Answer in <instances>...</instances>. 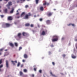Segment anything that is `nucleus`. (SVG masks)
<instances>
[{
    "instance_id": "obj_1",
    "label": "nucleus",
    "mask_w": 77,
    "mask_h": 77,
    "mask_svg": "<svg viewBox=\"0 0 77 77\" xmlns=\"http://www.w3.org/2000/svg\"><path fill=\"white\" fill-rule=\"evenodd\" d=\"M53 37L54 38L52 39V42H55L56 41H57L58 40V37H57V36H54Z\"/></svg>"
},
{
    "instance_id": "obj_2",
    "label": "nucleus",
    "mask_w": 77,
    "mask_h": 77,
    "mask_svg": "<svg viewBox=\"0 0 77 77\" xmlns=\"http://www.w3.org/2000/svg\"><path fill=\"white\" fill-rule=\"evenodd\" d=\"M6 65L7 68H9V62L8 60H6Z\"/></svg>"
},
{
    "instance_id": "obj_3",
    "label": "nucleus",
    "mask_w": 77,
    "mask_h": 77,
    "mask_svg": "<svg viewBox=\"0 0 77 77\" xmlns=\"http://www.w3.org/2000/svg\"><path fill=\"white\" fill-rule=\"evenodd\" d=\"M12 3L11 2H8V4H7L6 6H12Z\"/></svg>"
},
{
    "instance_id": "obj_4",
    "label": "nucleus",
    "mask_w": 77,
    "mask_h": 77,
    "mask_svg": "<svg viewBox=\"0 0 77 77\" xmlns=\"http://www.w3.org/2000/svg\"><path fill=\"white\" fill-rule=\"evenodd\" d=\"M5 25L6 27H9L11 26V24L9 23H6L5 24Z\"/></svg>"
},
{
    "instance_id": "obj_5",
    "label": "nucleus",
    "mask_w": 77,
    "mask_h": 77,
    "mask_svg": "<svg viewBox=\"0 0 77 77\" xmlns=\"http://www.w3.org/2000/svg\"><path fill=\"white\" fill-rule=\"evenodd\" d=\"M29 17V16H28V14H26L23 17V19H28Z\"/></svg>"
},
{
    "instance_id": "obj_6",
    "label": "nucleus",
    "mask_w": 77,
    "mask_h": 77,
    "mask_svg": "<svg viewBox=\"0 0 77 77\" xmlns=\"http://www.w3.org/2000/svg\"><path fill=\"white\" fill-rule=\"evenodd\" d=\"M11 62H12V63L13 64V65H15V63H17V60L15 61H11Z\"/></svg>"
},
{
    "instance_id": "obj_7",
    "label": "nucleus",
    "mask_w": 77,
    "mask_h": 77,
    "mask_svg": "<svg viewBox=\"0 0 77 77\" xmlns=\"http://www.w3.org/2000/svg\"><path fill=\"white\" fill-rule=\"evenodd\" d=\"M22 34L23 36H27V33L24 32H23L22 33Z\"/></svg>"
},
{
    "instance_id": "obj_8",
    "label": "nucleus",
    "mask_w": 77,
    "mask_h": 77,
    "mask_svg": "<svg viewBox=\"0 0 77 77\" xmlns=\"http://www.w3.org/2000/svg\"><path fill=\"white\" fill-rule=\"evenodd\" d=\"M23 57L25 59H27V58L28 57V56H27V54H25L23 55Z\"/></svg>"
},
{
    "instance_id": "obj_9",
    "label": "nucleus",
    "mask_w": 77,
    "mask_h": 77,
    "mask_svg": "<svg viewBox=\"0 0 77 77\" xmlns=\"http://www.w3.org/2000/svg\"><path fill=\"white\" fill-rule=\"evenodd\" d=\"M52 13L51 12L48 13V14H47V15L48 17H50V16H51L52 15Z\"/></svg>"
},
{
    "instance_id": "obj_10",
    "label": "nucleus",
    "mask_w": 77,
    "mask_h": 77,
    "mask_svg": "<svg viewBox=\"0 0 77 77\" xmlns=\"http://www.w3.org/2000/svg\"><path fill=\"white\" fill-rule=\"evenodd\" d=\"M45 34V32L44 31H43L42 32L41 35H43V36H44V35Z\"/></svg>"
},
{
    "instance_id": "obj_11",
    "label": "nucleus",
    "mask_w": 77,
    "mask_h": 77,
    "mask_svg": "<svg viewBox=\"0 0 77 77\" xmlns=\"http://www.w3.org/2000/svg\"><path fill=\"white\" fill-rule=\"evenodd\" d=\"M46 4L47 5H49V3H47V2H46V1H45L43 3V5L44 6H45V5H46Z\"/></svg>"
},
{
    "instance_id": "obj_12",
    "label": "nucleus",
    "mask_w": 77,
    "mask_h": 77,
    "mask_svg": "<svg viewBox=\"0 0 77 77\" xmlns=\"http://www.w3.org/2000/svg\"><path fill=\"white\" fill-rule=\"evenodd\" d=\"M8 20L9 21H11V20H12V17H11L10 16L8 17Z\"/></svg>"
},
{
    "instance_id": "obj_13",
    "label": "nucleus",
    "mask_w": 77,
    "mask_h": 77,
    "mask_svg": "<svg viewBox=\"0 0 77 77\" xmlns=\"http://www.w3.org/2000/svg\"><path fill=\"white\" fill-rule=\"evenodd\" d=\"M46 23L47 24H49L50 23V21L49 20H48L46 21Z\"/></svg>"
},
{
    "instance_id": "obj_14",
    "label": "nucleus",
    "mask_w": 77,
    "mask_h": 77,
    "mask_svg": "<svg viewBox=\"0 0 77 77\" xmlns=\"http://www.w3.org/2000/svg\"><path fill=\"white\" fill-rule=\"evenodd\" d=\"M21 33H19L17 35V36L18 37H19V38H21Z\"/></svg>"
},
{
    "instance_id": "obj_15",
    "label": "nucleus",
    "mask_w": 77,
    "mask_h": 77,
    "mask_svg": "<svg viewBox=\"0 0 77 77\" xmlns=\"http://www.w3.org/2000/svg\"><path fill=\"white\" fill-rule=\"evenodd\" d=\"M71 56H72V57L73 59H75V58H76V57L75 56H74V55L73 54H72Z\"/></svg>"
},
{
    "instance_id": "obj_16",
    "label": "nucleus",
    "mask_w": 77,
    "mask_h": 77,
    "mask_svg": "<svg viewBox=\"0 0 77 77\" xmlns=\"http://www.w3.org/2000/svg\"><path fill=\"white\" fill-rule=\"evenodd\" d=\"M9 45L11 46V47H14V44L12 43H9Z\"/></svg>"
},
{
    "instance_id": "obj_17",
    "label": "nucleus",
    "mask_w": 77,
    "mask_h": 77,
    "mask_svg": "<svg viewBox=\"0 0 77 77\" xmlns=\"http://www.w3.org/2000/svg\"><path fill=\"white\" fill-rule=\"evenodd\" d=\"M25 15V12H23L21 14L20 16L21 17H22L23 16V15Z\"/></svg>"
},
{
    "instance_id": "obj_18",
    "label": "nucleus",
    "mask_w": 77,
    "mask_h": 77,
    "mask_svg": "<svg viewBox=\"0 0 77 77\" xmlns=\"http://www.w3.org/2000/svg\"><path fill=\"white\" fill-rule=\"evenodd\" d=\"M50 74L52 75V76H53V77H56V76L55 75L53 74L52 73V72H51L50 73Z\"/></svg>"
},
{
    "instance_id": "obj_19",
    "label": "nucleus",
    "mask_w": 77,
    "mask_h": 77,
    "mask_svg": "<svg viewBox=\"0 0 77 77\" xmlns=\"http://www.w3.org/2000/svg\"><path fill=\"white\" fill-rule=\"evenodd\" d=\"M14 10V8H13L11 11L10 12V13H11V14L13 13V12Z\"/></svg>"
},
{
    "instance_id": "obj_20",
    "label": "nucleus",
    "mask_w": 77,
    "mask_h": 77,
    "mask_svg": "<svg viewBox=\"0 0 77 77\" xmlns=\"http://www.w3.org/2000/svg\"><path fill=\"white\" fill-rule=\"evenodd\" d=\"M4 12L5 13H7L8 12V10L7 9H5L4 10Z\"/></svg>"
},
{
    "instance_id": "obj_21",
    "label": "nucleus",
    "mask_w": 77,
    "mask_h": 77,
    "mask_svg": "<svg viewBox=\"0 0 77 77\" xmlns=\"http://www.w3.org/2000/svg\"><path fill=\"white\" fill-rule=\"evenodd\" d=\"M20 75H22L23 74V73L22 71H20Z\"/></svg>"
},
{
    "instance_id": "obj_22",
    "label": "nucleus",
    "mask_w": 77,
    "mask_h": 77,
    "mask_svg": "<svg viewBox=\"0 0 77 77\" xmlns=\"http://www.w3.org/2000/svg\"><path fill=\"white\" fill-rule=\"evenodd\" d=\"M25 26H29L30 24L29 23H26L25 25Z\"/></svg>"
},
{
    "instance_id": "obj_23",
    "label": "nucleus",
    "mask_w": 77,
    "mask_h": 77,
    "mask_svg": "<svg viewBox=\"0 0 77 77\" xmlns=\"http://www.w3.org/2000/svg\"><path fill=\"white\" fill-rule=\"evenodd\" d=\"M40 9L41 11H43V10H44V9H43V7H40Z\"/></svg>"
},
{
    "instance_id": "obj_24",
    "label": "nucleus",
    "mask_w": 77,
    "mask_h": 77,
    "mask_svg": "<svg viewBox=\"0 0 77 77\" xmlns=\"http://www.w3.org/2000/svg\"><path fill=\"white\" fill-rule=\"evenodd\" d=\"M23 72H27V70L26 69H24Z\"/></svg>"
},
{
    "instance_id": "obj_25",
    "label": "nucleus",
    "mask_w": 77,
    "mask_h": 77,
    "mask_svg": "<svg viewBox=\"0 0 77 77\" xmlns=\"http://www.w3.org/2000/svg\"><path fill=\"white\" fill-rule=\"evenodd\" d=\"M3 65H0V71H1V68L3 67Z\"/></svg>"
},
{
    "instance_id": "obj_26",
    "label": "nucleus",
    "mask_w": 77,
    "mask_h": 77,
    "mask_svg": "<svg viewBox=\"0 0 77 77\" xmlns=\"http://www.w3.org/2000/svg\"><path fill=\"white\" fill-rule=\"evenodd\" d=\"M20 62H18L17 64V66L18 67L20 66Z\"/></svg>"
},
{
    "instance_id": "obj_27",
    "label": "nucleus",
    "mask_w": 77,
    "mask_h": 77,
    "mask_svg": "<svg viewBox=\"0 0 77 77\" xmlns=\"http://www.w3.org/2000/svg\"><path fill=\"white\" fill-rule=\"evenodd\" d=\"M38 1H39V0H35L36 4H38Z\"/></svg>"
},
{
    "instance_id": "obj_28",
    "label": "nucleus",
    "mask_w": 77,
    "mask_h": 77,
    "mask_svg": "<svg viewBox=\"0 0 77 77\" xmlns=\"http://www.w3.org/2000/svg\"><path fill=\"white\" fill-rule=\"evenodd\" d=\"M71 25H72V26H73V27H74L75 26H74V24H69L68 25V26H70V25H71Z\"/></svg>"
},
{
    "instance_id": "obj_29",
    "label": "nucleus",
    "mask_w": 77,
    "mask_h": 77,
    "mask_svg": "<svg viewBox=\"0 0 77 77\" xmlns=\"http://www.w3.org/2000/svg\"><path fill=\"white\" fill-rule=\"evenodd\" d=\"M15 45L16 47H17L18 46V44L17 43H15Z\"/></svg>"
},
{
    "instance_id": "obj_30",
    "label": "nucleus",
    "mask_w": 77,
    "mask_h": 77,
    "mask_svg": "<svg viewBox=\"0 0 77 77\" xmlns=\"http://www.w3.org/2000/svg\"><path fill=\"white\" fill-rule=\"evenodd\" d=\"M28 16H29V17H30V16H31V14H30V13H28Z\"/></svg>"
},
{
    "instance_id": "obj_31",
    "label": "nucleus",
    "mask_w": 77,
    "mask_h": 77,
    "mask_svg": "<svg viewBox=\"0 0 77 77\" xmlns=\"http://www.w3.org/2000/svg\"><path fill=\"white\" fill-rule=\"evenodd\" d=\"M2 63V59L0 60V64Z\"/></svg>"
},
{
    "instance_id": "obj_32",
    "label": "nucleus",
    "mask_w": 77,
    "mask_h": 77,
    "mask_svg": "<svg viewBox=\"0 0 77 77\" xmlns=\"http://www.w3.org/2000/svg\"><path fill=\"white\" fill-rule=\"evenodd\" d=\"M15 18H20V16H18L17 17L16 16L15 17Z\"/></svg>"
},
{
    "instance_id": "obj_33",
    "label": "nucleus",
    "mask_w": 77,
    "mask_h": 77,
    "mask_svg": "<svg viewBox=\"0 0 77 77\" xmlns=\"http://www.w3.org/2000/svg\"><path fill=\"white\" fill-rule=\"evenodd\" d=\"M3 48L1 49H0V52L2 51H3Z\"/></svg>"
},
{
    "instance_id": "obj_34",
    "label": "nucleus",
    "mask_w": 77,
    "mask_h": 77,
    "mask_svg": "<svg viewBox=\"0 0 77 77\" xmlns=\"http://www.w3.org/2000/svg\"><path fill=\"white\" fill-rule=\"evenodd\" d=\"M39 72H40V73H42V70H40Z\"/></svg>"
},
{
    "instance_id": "obj_35",
    "label": "nucleus",
    "mask_w": 77,
    "mask_h": 77,
    "mask_svg": "<svg viewBox=\"0 0 77 77\" xmlns=\"http://www.w3.org/2000/svg\"><path fill=\"white\" fill-rule=\"evenodd\" d=\"M29 7V6L28 5H27L25 6V8H28Z\"/></svg>"
},
{
    "instance_id": "obj_36",
    "label": "nucleus",
    "mask_w": 77,
    "mask_h": 77,
    "mask_svg": "<svg viewBox=\"0 0 77 77\" xmlns=\"http://www.w3.org/2000/svg\"><path fill=\"white\" fill-rule=\"evenodd\" d=\"M30 26L31 27H33V24H31L30 25Z\"/></svg>"
},
{
    "instance_id": "obj_37",
    "label": "nucleus",
    "mask_w": 77,
    "mask_h": 77,
    "mask_svg": "<svg viewBox=\"0 0 77 77\" xmlns=\"http://www.w3.org/2000/svg\"><path fill=\"white\" fill-rule=\"evenodd\" d=\"M1 18H3L4 16L3 15H0Z\"/></svg>"
},
{
    "instance_id": "obj_38",
    "label": "nucleus",
    "mask_w": 77,
    "mask_h": 77,
    "mask_svg": "<svg viewBox=\"0 0 77 77\" xmlns=\"http://www.w3.org/2000/svg\"><path fill=\"white\" fill-rule=\"evenodd\" d=\"M22 49V48L20 47L19 48V50H21Z\"/></svg>"
},
{
    "instance_id": "obj_39",
    "label": "nucleus",
    "mask_w": 77,
    "mask_h": 77,
    "mask_svg": "<svg viewBox=\"0 0 77 77\" xmlns=\"http://www.w3.org/2000/svg\"><path fill=\"white\" fill-rule=\"evenodd\" d=\"M52 65H54L55 63H54V62H52Z\"/></svg>"
},
{
    "instance_id": "obj_40",
    "label": "nucleus",
    "mask_w": 77,
    "mask_h": 77,
    "mask_svg": "<svg viewBox=\"0 0 77 77\" xmlns=\"http://www.w3.org/2000/svg\"><path fill=\"white\" fill-rule=\"evenodd\" d=\"M34 71H36V68H34Z\"/></svg>"
},
{
    "instance_id": "obj_41",
    "label": "nucleus",
    "mask_w": 77,
    "mask_h": 77,
    "mask_svg": "<svg viewBox=\"0 0 77 77\" xmlns=\"http://www.w3.org/2000/svg\"><path fill=\"white\" fill-rule=\"evenodd\" d=\"M39 20H40V21H42V19L41 18H40L39 19Z\"/></svg>"
},
{
    "instance_id": "obj_42",
    "label": "nucleus",
    "mask_w": 77,
    "mask_h": 77,
    "mask_svg": "<svg viewBox=\"0 0 77 77\" xmlns=\"http://www.w3.org/2000/svg\"><path fill=\"white\" fill-rule=\"evenodd\" d=\"M51 47H54V46L53 45H51Z\"/></svg>"
},
{
    "instance_id": "obj_43",
    "label": "nucleus",
    "mask_w": 77,
    "mask_h": 77,
    "mask_svg": "<svg viewBox=\"0 0 77 77\" xmlns=\"http://www.w3.org/2000/svg\"><path fill=\"white\" fill-rule=\"evenodd\" d=\"M24 66V65H23V64H22L21 65V68H22V67H23V66Z\"/></svg>"
},
{
    "instance_id": "obj_44",
    "label": "nucleus",
    "mask_w": 77,
    "mask_h": 77,
    "mask_svg": "<svg viewBox=\"0 0 77 77\" xmlns=\"http://www.w3.org/2000/svg\"><path fill=\"white\" fill-rule=\"evenodd\" d=\"M20 2V0H18L17 1V3H19Z\"/></svg>"
},
{
    "instance_id": "obj_45",
    "label": "nucleus",
    "mask_w": 77,
    "mask_h": 77,
    "mask_svg": "<svg viewBox=\"0 0 77 77\" xmlns=\"http://www.w3.org/2000/svg\"><path fill=\"white\" fill-rule=\"evenodd\" d=\"M8 8V9H10V6H6Z\"/></svg>"
},
{
    "instance_id": "obj_46",
    "label": "nucleus",
    "mask_w": 77,
    "mask_h": 77,
    "mask_svg": "<svg viewBox=\"0 0 77 77\" xmlns=\"http://www.w3.org/2000/svg\"><path fill=\"white\" fill-rule=\"evenodd\" d=\"M19 15V13L18 12L17 13H16V15Z\"/></svg>"
},
{
    "instance_id": "obj_47",
    "label": "nucleus",
    "mask_w": 77,
    "mask_h": 77,
    "mask_svg": "<svg viewBox=\"0 0 77 77\" xmlns=\"http://www.w3.org/2000/svg\"><path fill=\"white\" fill-rule=\"evenodd\" d=\"M63 57H65V54H63Z\"/></svg>"
},
{
    "instance_id": "obj_48",
    "label": "nucleus",
    "mask_w": 77,
    "mask_h": 77,
    "mask_svg": "<svg viewBox=\"0 0 77 77\" xmlns=\"http://www.w3.org/2000/svg\"><path fill=\"white\" fill-rule=\"evenodd\" d=\"M31 77H34V75L32 74V75H31Z\"/></svg>"
},
{
    "instance_id": "obj_49",
    "label": "nucleus",
    "mask_w": 77,
    "mask_h": 77,
    "mask_svg": "<svg viewBox=\"0 0 77 77\" xmlns=\"http://www.w3.org/2000/svg\"><path fill=\"white\" fill-rule=\"evenodd\" d=\"M22 61L23 62H25V60H23Z\"/></svg>"
},
{
    "instance_id": "obj_50",
    "label": "nucleus",
    "mask_w": 77,
    "mask_h": 77,
    "mask_svg": "<svg viewBox=\"0 0 77 77\" xmlns=\"http://www.w3.org/2000/svg\"><path fill=\"white\" fill-rule=\"evenodd\" d=\"M20 1H23V2H24V1H25V0H20Z\"/></svg>"
},
{
    "instance_id": "obj_51",
    "label": "nucleus",
    "mask_w": 77,
    "mask_h": 77,
    "mask_svg": "<svg viewBox=\"0 0 77 77\" xmlns=\"http://www.w3.org/2000/svg\"><path fill=\"white\" fill-rule=\"evenodd\" d=\"M2 53L0 52V55H2Z\"/></svg>"
},
{
    "instance_id": "obj_52",
    "label": "nucleus",
    "mask_w": 77,
    "mask_h": 77,
    "mask_svg": "<svg viewBox=\"0 0 77 77\" xmlns=\"http://www.w3.org/2000/svg\"><path fill=\"white\" fill-rule=\"evenodd\" d=\"M6 56H7V55L5 54V55H4V56H5V57Z\"/></svg>"
},
{
    "instance_id": "obj_53",
    "label": "nucleus",
    "mask_w": 77,
    "mask_h": 77,
    "mask_svg": "<svg viewBox=\"0 0 77 77\" xmlns=\"http://www.w3.org/2000/svg\"><path fill=\"white\" fill-rule=\"evenodd\" d=\"M75 41H77V39H75Z\"/></svg>"
},
{
    "instance_id": "obj_54",
    "label": "nucleus",
    "mask_w": 77,
    "mask_h": 77,
    "mask_svg": "<svg viewBox=\"0 0 77 77\" xmlns=\"http://www.w3.org/2000/svg\"><path fill=\"white\" fill-rule=\"evenodd\" d=\"M34 17H36V15H34Z\"/></svg>"
},
{
    "instance_id": "obj_55",
    "label": "nucleus",
    "mask_w": 77,
    "mask_h": 77,
    "mask_svg": "<svg viewBox=\"0 0 77 77\" xmlns=\"http://www.w3.org/2000/svg\"><path fill=\"white\" fill-rule=\"evenodd\" d=\"M8 51V50L7 49H6V50H5V51Z\"/></svg>"
},
{
    "instance_id": "obj_56",
    "label": "nucleus",
    "mask_w": 77,
    "mask_h": 77,
    "mask_svg": "<svg viewBox=\"0 0 77 77\" xmlns=\"http://www.w3.org/2000/svg\"><path fill=\"white\" fill-rule=\"evenodd\" d=\"M32 32H35V31H34V30H32Z\"/></svg>"
},
{
    "instance_id": "obj_57",
    "label": "nucleus",
    "mask_w": 77,
    "mask_h": 77,
    "mask_svg": "<svg viewBox=\"0 0 77 77\" xmlns=\"http://www.w3.org/2000/svg\"><path fill=\"white\" fill-rule=\"evenodd\" d=\"M5 0V1H8V0Z\"/></svg>"
},
{
    "instance_id": "obj_58",
    "label": "nucleus",
    "mask_w": 77,
    "mask_h": 77,
    "mask_svg": "<svg viewBox=\"0 0 77 77\" xmlns=\"http://www.w3.org/2000/svg\"><path fill=\"white\" fill-rule=\"evenodd\" d=\"M17 12H18V10H17Z\"/></svg>"
},
{
    "instance_id": "obj_59",
    "label": "nucleus",
    "mask_w": 77,
    "mask_h": 77,
    "mask_svg": "<svg viewBox=\"0 0 77 77\" xmlns=\"http://www.w3.org/2000/svg\"><path fill=\"white\" fill-rule=\"evenodd\" d=\"M2 0H0V2H2Z\"/></svg>"
},
{
    "instance_id": "obj_60",
    "label": "nucleus",
    "mask_w": 77,
    "mask_h": 77,
    "mask_svg": "<svg viewBox=\"0 0 77 77\" xmlns=\"http://www.w3.org/2000/svg\"><path fill=\"white\" fill-rule=\"evenodd\" d=\"M37 16H38V17H39V15H37Z\"/></svg>"
},
{
    "instance_id": "obj_61",
    "label": "nucleus",
    "mask_w": 77,
    "mask_h": 77,
    "mask_svg": "<svg viewBox=\"0 0 77 77\" xmlns=\"http://www.w3.org/2000/svg\"><path fill=\"white\" fill-rule=\"evenodd\" d=\"M0 12H2V11L0 10Z\"/></svg>"
},
{
    "instance_id": "obj_62",
    "label": "nucleus",
    "mask_w": 77,
    "mask_h": 77,
    "mask_svg": "<svg viewBox=\"0 0 77 77\" xmlns=\"http://www.w3.org/2000/svg\"><path fill=\"white\" fill-rule=\"evenodd\" d=\"M54 11H55L56 9H54Z\"/></svg>"
},
{
    "instance_id": "obj_63",
    "label": "nucleus",
    "mask_w": 77,
    "mask_h": 77,
    "mask_svg": "<svg viewBox=\"0 0 77 77\" xmlns=\"http://www.w3.org/2000/svg\"><path fill=\"white\" fill-rule=\"evenodd\" d=\"M1 8V7L0 6V8Z\"/></svg>"
},
{
    "instance_id": "obj_64",
    "label": "nucleus",
    "mask_w": 77,
    "mask_h": 77,
    "mask_svg": "<svg viewBox=\"0 0 77 77\" xmlns=\"http://www.w3.org/2000/svg\"><path fill=\"white\" fill-rule=\"evenodd\" d=\"M63 39V38H62V39Z\"/></svg>"
}]
</instances>
